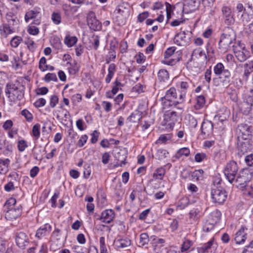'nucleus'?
<instances>
[{"label": "nucleus", "instance_id": "obj_20", "mask_svg": "<svg viewBox=\"0 0 253 253\" xmlns=\"http://www.w3.org/2000/svg\"><path fill=\"white\" fill-rule=\"evenodd\" d=\"M213 126L211 122H203L201 129L202 132L206 136H209L212 132Z\"/></svg>", "mask_w": 253, "mask_h": 253}, {"label": "nucleus", "instance_id": "obj_64", "mask_svg": "<svg viewBox=\"0 0 253 253\" xmlns=\"http://www.w3.org/2000/svg\"><path fill=\"white\" fill-rule=\"evenodd\" d=\"M110 155L109 153L106 152L104 153L102 155V162L104 164H107L109 161L110 159Z\"/></svg>", "mask_w": 253, "mask_h": 253}, {"label": "nucleus", "instance_id": "obj_41", "mask_svg": "<svg viewBox=\"0 0 253 253\" xmlns=\"http://www.w3.org/2000/svg\"><path fill=\"white\" fill-rule=\"evenodd\" d=\"M22 38L19 36H16L12 39L10 41L11 45L13 47H17L20 44Z\"/></svg>", "mask_w": 253, "mask_h": 253}, {"label": "nucleus", "instance_id": "obj_31", "mask_svg": "<svg viewBox=\"0 0 253 253\" xmlns=\"http://www.w3.org/2000/svg\"><path fill=\"white\" fill-rule=\"evenodd\" d=\"M77 40L78 39L76 37L66 36L64 40V43L68 47H71L77 42Z\"/></svg>", "mask_w": 253, "mask_h": 253}, {"label": "nucleus", "instance_id": "obj_47", "mask_svg": "<svg viewBox=\"0 0 253 253\" xmlns=\"http://www.w3.org/2000/svg\"><path fill=\"white\" fill-rule=\"evenodd\" d=\"M44 80L47 82H48L50 81L57 82V78L56 75L55 74L48 73L45 75V76L44 77Z\"/></svg>", "mask_w": 253, "mask_h": 253}, {"label": "nucleus", "instance_id": "obj_57", "mask_svg": "<svg viewBox=\"0 0 253 253\" xmlns=\"http://www.w3.org/2000/svg\"><path fill=\"white\" fill-rule=\"evenodd\" d=\"M28 31L29 34L33 35H36L39 33V29L34 26H30Z\"/></svg>", "mask_w": 253, "mask_h": 253}, {"label": "nucleus", "instance_id": "obj_62", "mask_svg": "<svg viewBox=\"0 0 253 253\" xmlns=\"http://www.w3.org/2000/svg\"><path fill=\"white\" fill-rule=\"evenodd\" d=\"M13 126V122L11 120H8L4 122L3 125V128L5 130H7Z\"/></svg>", "mask_w": 253, "mask_h": 253}, {"label": "nucleus", "instance_id": "obj_61", "mask_svg": "<svg viewBox=\"0 0 253 253\" xmlns=\"http://www.w3.org/2000/svg\"><path fill=\"white\" fill-rule=\"evenodd\" d=\"M39 170L40 169L39 167L37 166L33 167L30 170L31 177L33 178L35 177L39 172Z\"/></svg>", "mask_w": 253, "mask_h": 253}, {"label": "nucleus", "instance_id": "obj_13", "mask_svg": "<svg viewBox=\"0 0 253 253\" xmlns=\"http://www.w3.org/2000/svg\"><path fill=\"white\" fill-rule=\"evenodd\" d=\"M237 145L239 150L238 153L240 155H244L252 148V145L248 140H244L238 139Z\"/></svg>", "mask_w": 253, "mask_h": 253}, {"label": "nucleus", "instance_id": "obj_52", "mask_svg": "<svg viewBox=\"0 0 253 253\" xmlns=\"http://www.w3.org/2000/svg\"><path fill=\"white\" fill-rule=\"evenodd\" d=\"M175 51V49L173 47H169L167 49L164 53V57L165 58H168L172 56Z\"/></svg>", "mask_w": 253, "mask_h": 253}, {"label": "nucleus", "instance_id": "obj_58", "mask_svg": "<svg viewBox=\"0 0 253 253\" xmlns=\"http://www.w3.org/2000/svg\"><path fill=\"white\" fill-rule=\"evenodd\" d=\"M246 163L249 166L253 165V154H251L246 157L245 159Z\"/></svg>", "mask_w": 253, "mask_h": 253}, {"label": "nucleus", "instance_id": "obj_44", "mask_svg": "<svg viewBox=\"0 0 253 253\" xmlns=\"http://www.w3.org/2000/svg\"><path fill=\"white\" fill-rule=\"evenodd\" d=\"M204 171L202 169L195 170L192 174L193 179L199 180L202 176Z\"/></svg>", "mask_w": 253, "mask_h": 253}, {"label": "nucleus", "instance_id": "obj_17", "mask_svg": "<svg viewBox=\"0 0 253 253\" xmlns=\"http://www.w3.org/2000/svg\"><path fill=\"white\" fill-rule=\"evenodd\" d=\"M114 212L112 210H106L102 212L100 220L106 223H110L114 218Z\"/></svg>", "mask_w": 253, "mask_h": 253}, {"label": "nucleus", "instance_id": "obj_32", "mask_svg": "<svg viewBox=\"0 0 253 253\" xmlns=\"http://www.w3.org/2000/svg\"><path fill=\"white\" fill-rule=\"evenodd\" d=\"M190 154V150L188 148L184 147L180 149L175 154V157L176 159H180L182 156H188Z\"/></svg>", "mask_w": 253, "mask_h": 253}, {"label": "nucleus", "instance_id": "obj_35", "mask_svg": "<svg viewBox=\"0 0 253 253\" xmlns=\"http://www.w3.org/2000/svg\"><path fill=\"white\" fill-rule=\"evenodd\" d=\"M158 77L161 81L165 82L169 77L168 72L164 69L160 70L158 73Z\"/></svg>", "mask_w": 253, "mask_h": 253}, {"label": "nucleus", "instance_id": "obj_4", "mask_svg": "<svg viewBox=\"0 0 253 253\" xmlns=\"http://www.w3.org/2000/svg\"><path fill=\"white\" fill-rule=\"evenodd\" d=\"M238 170L237 163L234 161L229 162L226 166L224 173L230 183H232L236 176Z\"/></svg>", "mask_w": 253, "mask_h": 253}, {"label": "nucleus", "instance_id": "obj_55", "mask_svg": "<svg viewBox=\"0 0 253 253\" xmlns=\"http://www.w3.org/2000/svg\"><path fill=\"white\" fill-rule=\"evenodd\" d=\"M58 98L56 95H52L50 99V105L52 108L54 107L58 103Z\"/></svg>", "mask_w": 253, "mask_h": 253}, {"label": "nucleus", "instance_id": "obj_24", "mask_svg": "<svg viewBox=\"0 0 253 253\" xmlns=\"http://www.w3.org/2000/svg\"><path fill=\"white\" fill-rule=\"evenodd\" d=\"M219 76V78L221 79L224 78V79L222 81V83L223 85L227 86L229 85L230 82V72L228 70L225 69L222 71V72L221 73Z\"/></svg>", "mask_w": 253, "mask_h": 253}, {"label": "nucleus", "instance_id": "obj_2", "mask_svg": "<svg viewBox=\"0 0 253 253\" xmlns=\"http://www.w3.org/2000/svg\"><path fill=\"white\" fill-rule=\"evenodd\" d=\"M235 40L236 34L234 31L231 28L227 27L224 29V33L221 36L219 44L230 46Z\"/></svg>", "mask_w": 253, "mask_h": 253}, {"label": "nucleus", "instance_id": "obj_45", "mask_svg": "<svg viewBox=\"0 0 253 253\" xmlns=\"http://www.w3.org/2000/svg\"><path fill=\"white\" fill-rule=\"evenodd\" d=\"M189 124L191 127L195 128L197 125V120L193 116L188 115Z\"/></svg>", "mask_w": 253, "mask_h": 253}, {"label": "nucleus", "instance_id": "obj_12", "mask_svg": "<svg viewBox=\"0 0 253 253\" xmlns=\"http://www.w3.org/2000/svg\"><path fill=\"white\" fill-rule=\"evenodd\" d=\"M5 212V217L7 220H12L16 219L17 217L20 216L21 214V210L20 208H11L9 209H5L3 211Z\"/></svg>", "mask_w": 253, "mask_h": 253}, {"label": "nucleus", "instance_id": "obj_6", "mask_svg": "<svg viewBox=\"0 0 253 253\" xmlns=\"http://www.w3.org/2000/svg\"><path fill=\"white\" fill-rule=\"evenodd\" d=\"M86 21L89 28L94 31H99L101 29V23L97 19L94 12L89 11L86 16Z\"/></svg>", "mask_w": 253, "mask_h": 253}, {"label": "nucleus", "instance_id": "obj_29", "mask_svg": "<svg viewBox=\"0 0 253 253\" xmlns=\"http://www.w3.org/2000/svg\"><path fill=\"white\" fill-rule=\"evenodd\" d=\"M116 246L118 248H124L130 245V240L127 238L119 239L116 241Z\"/></svg>", "mask_w": 253, "mask_h": 253}, {"label": "nucleus", "instance_id": "obj_27", "mask_svg": "<svg viewBox=\"0 0 253 253\" xmlns=\"http://www.w3.org/2000/svg\"><path fill=\"white\" fill-rule=\"evenodd\" d=\"M40 12L36 9L31 10L26 13L25 20L26 22H28L30 20L36 18Z\"/></svg>", "mask_w": 253, "mask_h": 253}, {"label": "nucleus", "instance_id": "obj_9", "mask_svg": "<svg viewBox=\"0 0 253 253\" xmlns=\"http://www.w3.org/2000/svg\"><path fill=\"white\" fill-rule=\"evenodd\" d=\"M179 113L176 111H168L164 114V121L166 125L173 127L175 122L178 121Z\"/></svg>", "mask_w": 253, "mask_h": 253}, {"label": "nucleus", "instance_id": "obj_7", "mask_svg": "<svg viewBox=\"0 0 253 253\" xmlns=\"http://www.w3.org/2000/svg\"><path fill=\"white\" fill-rule=\"evenodd\" d=\"M211 195L213 202L218 204L223 203L227 196L226 191L219 188L212 189Z\"/></svg>", "mask_w": 253, "mask_h": 253}, {"label": "nucleus", "instance_id": "obj_38", "mask_svg": "<svg viewBox=\"0 0 253 253\" xmlns=\"http://www.w3.org/2000/svg\"><path fill=\"white\" fill-rule=\"evenodd\" d=\"M149 241L148 235L147 233H142L140 236L139 244L140 246H143L148 244Z\"/></svg>", "mask_w": 253, "mask_h": 253}, {"label": "nucleus", "instance_id": "obj_11", "mask_svg": "<svg viewBox=\"0 0 253 253\" xmlns=\"http://www.w3.org/2000/svg\"><path fill=\"white\" fill-rule=\"evenodd\" d=\"M207 56L205 52L200 49H196L193 50L190 60L204 63L207 61Z\"/></svg>", "mask_w": 253, "mask_h": 253}, {"label": "nucleus", "instance_id": "obj_1", "mask_svg": "<svg viewBox=\"0 0 253 253\" xmlns=\"http://www.w3.org/2000/svg\"><path fill=\"white\" fill-rule=\"evenodd\" d=\"M164 108L170 106H176L183 101V95L180 94L178 97L176 89L171 87L166 93L164 97H161Z\"/></svg>", "mask_w": 253, "mask_h": 253}, {"label": "nucleus", "instance_id": "obj_39", "mask_svg": "<svg viewBox=\"0 0 253 253\" xmlns=\"http://www.w3.org/2000/svg\"><path fill=\"white\" fill-rule=\"evenodd\" d=\"M225 70L223 65L221 63H218L214 66L213 70L214 74L219 76Z\"/></svg>", "mask_w": 253, "mask_h": 253}, {"label": "nucleus", "instance_id": "obj_26", "mask_svg": "<svg viewBox=\"0 0 253 253\" xmlns=\"http://www.w3.org/2000/svg\"><path fill=\"white\" fill-rule=\"evenodd\" d=\"M150 240H151L152 243L154 247V250L156 253H159V251H157V248H160L162 247V244H164L165 241L163 239H159L155 237H151Z\"/></svg>", "mask_w": 253, "mask_h": 253}, {"label": "nucleus", "instance_id": "obj_63", "mask_svg": "<svg viewBox=\"0 0 253 253\" xmlns=\"http://www.w3.org/2000/svg\"><path fill=\"white\" fill-rule=\"evenodd\" d=\"M197 103L200 107L202 106L205 103V97L203 95L198 96L197 97Z\"/></svg>", "mask_w": 253, "mask_h": 253}, {"label": "nucleus", "instance_id": "obj_37", "mask_svg": "<svg viewBox=\"0 0 253 253\" xmlns=\"http://www.w3.org/2000/svg\"><path fill=\"white\" fill-rule=\"evenodd\" d=\"M211 216L213 222L216 223L218 222L220 219L221 213L218 210H216L211 213Z\"/></svg>", "mask_w": 253, "mask_h": 253}, {"label": "nucleus", "instance_id": "obj_18", "mask_svg": "<svg viewBox=\"0 0 253 253\" xmlns=\"http://www.w3.org/2000/svg\"><path fill=\"white\" fill-rule=\"evenodd\" d=\"M200 4L199 0H188L184 4V9L188 12H192L195 10Z\"/></svg>", "mask_w": 253, "mask_h": 253}, {"label": "nucleus", "instance_id": "obj_40", "mask_svg": "<svg viewBox=\"0 0 253 253\" xmlns=\"http://www.w3.org/2000/svg\"><path fill=\"white\" fill-rule=\"evenodd\" d=\"M140 118V115L138 111L132 113L128 118L127 120L130 122H136Z\"/></svg>", "mask_w": 253, "mask_h": 253}, {"label": "nucleus", "instance_id": "obj_53", "mask_svg": "<svg viewBox=\"0 0 253 253\" xmlns=\"http://www.w3.org/2000/svg\"><path fill=\"white\" fill-rule=\"evenodd\" d=\"M45 103V100L44 98H41L34 103V105L36 107L39 108L43 106Z\"/></svg>", "mask_w": 253, "mask_h": 253}, {"label": "nucleus", "instance_id": "obj_42", "mask_svg": "<svg viewBox=\"0 0 253 253\" xmlns=\"http://www.w3.org/2000/svg\"><path fill=\"white\" fill-rule=\"evenodd\" d=\"M21 115L23 116L28 122H31L33 120V117L32 114L26 109H24L21 111Z\"/></svg>", "mask_w": 253, "mask_h": 253}, {"label": "nucleus", "instance_id": "obj_22", "mask_svg": "<svg viewBox=\"0 0 253 253\" xmlns=\"http://www.w3.org/2000/svg\"><path fill=\"white\" fill-rule=\"evenodd\" d=\"M115 158L116 160H118V161L120 162V164H116L115 166V167H118L121 166L122 167L123 165H125L126 163V153L124 151H120L115 155Z\"/></svg>", "mask_w": 253, "mask_h": 253}, {"label": "nucleus", "instance_id": "obj_10", "mask_svg": "<svg viewBox=\"0 0 253 253\" xmlns=\"http://www.w3.org/2000/svg\"><path fill=\"white\" fill-rule=\"evenodd\" d=\"M253 106V96L248 95L245 96L243 102L240 105V109L243 114H248Z\"/></svg>", "mask_w": 253, "mask_h": 253}, {"label": "nucleus", "instance_id": "obj_54", "mask_svg": "<svg viewBox=\"0 0 253 253\" xmlns=\"http://www.w3.org/2000/svg\"><path fill=\"white\" fill-rule=\"evenodd\" d=\"M87 138L88 137L86 135L82 136L78 142V146L80 147L83 146L84 144L86 143Z\"/></svg>", "mask_w": 253, "mask_h": 253}, {"label": "nucleus", "instance_id": "obj_19", "mask_svg": "<svg viewBox=\"0 0 253 253\" xmlns=\"http://www.w3.org/2000/svg\"><path fill=\"white\" fill-rule=\"evenodd\" d=\"M27 237L23 232H20L16 238V242L17 246L22 249H24L27 243Z\"/></svg>", "mask_w": 253, "mask_h": 253}, {"label": "nucleus", "instance_id": "obj_36", "mask_svg": "<svg viewBox=\"0 0 253 253\" xmlns=\"http://www.w3.org/2000/svg\"><path fill=\"white\" fill-rule=\"evenodd\" d=\"M16 203V201L15 199L13 198H9L6 201L5 203L4 204L3 207V210L5 211V209H9L11 208H13L12 207L15 205Z\"/></svg>", "mask_w": 253, "mask_h": 253}, {"label": "nucleus", "instance_id": "obj_56", "mask_svg": "<svg viewBox=\"0 0 253 253\" xmlns=\"http://www.w3.org/2000/svg\"><path fill=\"white\" fill-rule=\"evenodd\" d=\"M149 16V12L148 11L143 12L139 14L138 16V20L142 22Z\"/></svg>", "mask_w": 253, "mask_h": 253}, {"label": "nucleus", "instance_id": "obj_15", "mask_svg": "<svg viewBox=\"0 0 253 253\" xmlns=\"http://www.w3.org/2000/svg\"><path fill=\"white\" fill-rule=\"evenodd\" d=\"M245 230L247 229L242 226L235 234L234 240L237 244H243L246 241L247 234Z\"/></svg>", "mask_w": 253, "mask_h": 253}, {"label": "nucleus", "instance_id": "obj_23", "mask_svg": "<svg viewBox=\"0 0 253 253\" xmlns=\"http://www.w3.org/2000/svg\"><path fill=\"white\" fill-rule=\"evenodd\" d=\"M51 227L48 224H45L42 227L39 228L36 233V237L40 238L42 236L45 235L47 233H49L51 231Z\"/></svg>", "mask_w": 253, "mask_h": 253}, {"label": "nucleus", "instance_id": "obj_5", "mask_svg": "<svg viewBox=\"0 0 253 253\" xmlns=\"http://www.w3.org/2000/svg\"><path fill=\"white\" fill-rule=\"evenodd\" d=\"M238 139L246 140L250 139L253 131V126L242 124L238 126Z\"/></svg>", "mask_w": 253, "mask_h": 253}, {"label": "nucleus", "instance_id": "obj_25", "mask_svg": "<svg viewBox=\"0 0 253 253\" xmlns=\"http://www.w3.org/2000/svg\"><path fill=\"white\" fill-rule=\"evenodd\" d=\"M188 35V31H187V33L185 31L180 32L175 35L174 40L177 42H179V39L185 42H188L190 38L187 36Z\"/></svg>", "mask_w": 253, "mask_h": 253}, {"label": "nucleus", "instance_id": "obj_43", "mask_svg": "<svg viewBox=\"0 0 253 253\" xmlns=\"http://www.w3.org/2000/svg\"><path fill=\"white\" fill-rule=\"evenodd\" d=\"M61 15L59 13L53 12L52 14V20L54 24H59L61 22Z\"/></svg>", "mask_w": 253, "mask_h": 253}, {"label": "nucleus", "instance_id": "obj_8", "mask_svg": "<svg viewBox=\"0 0 253 253\" xmlns=\"http://www.w3.org/2000/svg\"><path fill=\"white\" fill-rule=\"evenodd\" d=\"M233 50L235 56L240 62L245 61L250 56L249 51L245 46L240 44L233 46Z\"/></svg>", "mask_w": 253, "mask_h": 253}, {"label": "nucleus", "instance_id": "obj_21", "mask_svg": "<svg viewBox=\"0 0 253 253\" xmlns=\"http://www.w3.org/2000/svg\"><path fill=\"white\" fill-rule=\"evenodd\" d=\"M18 87L14 84H7L6 86L5 93L8 98L16 95Z\"/></svg>", "mask_w": 253, "mask_h": 253}, {"label": "nucleus", "instance_id": "obj_59", "mask_svg": "<svg viewBox=\"0 0 253 253\" xmlns=\"http://www.w3.org/2000/svg\"><path fill=\"white\" fill-rule=\"evenodd\" d=\"M236 9L238 11V14H241V13L245 12L249 9H246L242 3H238L236 6Z\"/></svg>", "mask_w": 253, "mask_h": 253}, {"label": "nucleus", "instance_id": "obj_16", "mask_svg": "<svg viewBox=\"0 0 253 253\" xmlns=\"http://www.w3.org/2000/svg\"><path fill=\"white\" fill-rule=\"evenodd\" d=\"M237 17L241 23L245 25L253 19V11L251 9L248 10L242 14H238Z\"/></svg>", "mask_w": 253, "mask_h": 253}, {"label": "nucleus", "instance_id": "obj_50", "mask_svg": "<svg viewBox=\"0 0 253 253\" xmlns=\"http://www.w3.org/2000/svg\"><path fill=\"white\" fill-rule=\"evenodd\" d=\"M206 158L205 153H197L195 156V160L197 162H201Z\"/></svg>", "mask_w": 253, "mask_h": 253}, {"label": "nucleus", "instance_id": "obj_30", "mask_svg": "<svg viewBox=\"0 0 253 253\" xmlns=\"http://www.w3.org/2000/svg\"><path fill=\"white\" fill-rule=\"evenodd\" d=\"M40 128L41 125L39 124H36L33 126L31 134L36 140L40 137Z\"/></svg>", "mask_w": 253, "mask_h": 253}, {"label": "nucleus", "instance_id": "obj_28", "mask_svg": "<svg viewBox=\"0 0 253 253\" xmlns=\"http://www.w3.org/2000/svg\"><path fill=\"white\" fill-rule=\"evenodd\" d=\"M227 93L230 96V99L234 102H237L238 99L237 91L234 89L232 86H229L227 88Z\"/></svg>", "mask_w": 253, "mask_h": 253}, {"label": "nucleus", "instance_id": "obj_60", "mask_svg": "<svg viewBox=\"0 0 253 253\" xmlns=\"http://www.w3.org/2000/svg\"><path fill=\"white\" fill-rule=\"evenodd\" d=\"M98 132L97 130H94L91 134V142L92 143H95L98 138Z\"/></svg>", "mask_w": 253, "mask_h": 253}, {"label": "nucleus", "instance_id": "obj_48", "mask_svg": "<svg viewBox=\"0 0 253 253\" xmlns=\"http://www.w3.org/2000/svg\"><path fill=\"white\" fill-rule=\"evenodd\" d=\"M191 246V242L189 240L185 241L181 247V251L184 252L187 251Z\"/></svg>", "mask_w": 253, "mask_h": 253}, {"label": "nucleus", "instance_id": "obj_33", "mask_svg": "<svg viewBox=\"0 0 253 253\" xmlns=\"http://www.w3.org/2000/svg\"><path fill=\"white\" fill-rule=\"evenodd\" d=\"M213 244L212 241H210L208 243L203 245L201 247H199L196 249V251L195 252H200L201 253H204L206 251H208V250L211 248V245Z\"/></svg>", "mask_w": 253, "mask_h": 253}, {"label": "nucleus", "instance_id": "obj_3", "mask_svg": "<svg viewBox=\"0 0 253 253\" xmlns=\"http://www.w3.org/2000/svg\"><path fill=\"white\" fill-rule=\"evenodd\" d=\"M251 178V173L248 170H243L237 174L232 183L237 187L244 188L247 186V182H249Z\"/></svg>", "mask_w": 253, "mask_h": 253}, {"label": "nucleus", "instance_id": "obj_49", "mask_svg": "<svg viewBox=\"0 0 253 253\" xmlns=\"http://www.w3.org/2000/svg\"><path fill=\"white\" fill-rule=\"evenodd\" d=\"M25 44L27 45L29 49L32 51H34L36 47V44L33 41L28 39L25 42Z\"/></svg>", "mask_w": 253, "mask_h": 253}, {"label": "nucleus", "instance_id": "obj_46", "mask_svg": "<svg viewBox=\"0 0 253 253\" xmlns=\"http://www.w3.org/2000/svg\"><path fill=\"white\" fill-rule=\"evenodd\" d=\"M39 68L42 71H44L47 69V66L46 65V59L44 57L41 58L40 60Z\"/></svg>", "mask_w": 253, "mask_h": 253}, {"label": "nucleus", "instance_id": "obj_34", "mask_svg": "<svg viewBox=\"0 0 253 253\" xmlns=\"http://www.w3.org/2000/svg\"><path fill=\"white\" fill-rule=\"evenodd\" d=\"M165 169L162 168L157 169L153 173V177L155 179L162 180L165 174Z\"/></svg>", "mask_w": 253, "mask_h": 253}, {"label": "nucleus", "instance_id": "obj_14", "mask_svg": "<svg viewBox=\"0 0 253 253\" xmlns=\"http://www.w3.org/2000/svg\"><path fill=\"white\" fill-rule=\"evenodd\" d=\"M222 12L225 20V23L228 25H231L234 22V18L232 15L231 9L226 6L222 8Z\"/></svg>", "mask_w": 253, "mask_h": 253}, {"label": "nucleus", "instance_id": "obj_51", "mask_svg": "<svg viewBox=\"0 0 253 253\" xmlns=\"http://www.w3.org/2000/svg\"><path fill=\"white\" fill-rule=\"evenodd\" d=\"M27 145L26 142L24 140H21L19 141L18 144V150L22 152L23 151L26 147H27Z\"/></svg>", "mask_w": 253, "mask_h": 253}]
</instances>
